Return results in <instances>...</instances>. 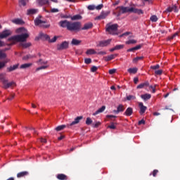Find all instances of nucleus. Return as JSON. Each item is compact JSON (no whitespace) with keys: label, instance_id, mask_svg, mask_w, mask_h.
Returning <instances> with one entry per match:
<instances>
[{"label":"nucleus","instance_id":"1","mask_svg":"<svg viewBox=\"0 0 180 180\" xmlns=\"http://www.w3.org/2000/svg\"><path fill=\"white\" fill-rule=\"evenodd\" d=\"M16 33H18V34L8 38V41H12L13 44L18 42L23 43L24 41H26L27 37H29V32L25 27L17 29Z\"/></svg>","mask_w":180,"mask_h":180},{"label":"nucleus","instance_id":"2","mask_svg":"<svg viewBox=\"0 0 180 180\" xmlns=\"http://www.w3.org/2000/svg\"><path fill=\"white\" fill-rule=\"evenodd\" d=\"M60 27L67 29L69 32H79L81 30V22H71L67 20H60L58 22Z\"/></svg>","mask_w":180,"mask_h":180},{"label":"nucleus","instance_id":"3","mask_svg":"<svg viewBox=\"0 0 180 180\" xmlns=\"http://www.w3.org/2000/svg\"><path fill=\"white\" fill-rule=\"evenodd\" d=\"M137 13L138 15H143L144 12L141 9L136 8L134 7H124V6H121V7H117L115 11H113L112 15L115 16H117V19H119V17L122 13Z\"/></svg>","mask_w":180,"mask_h":180},{"label":"nucleus","instance_id":"4","mask_svg":"<svg viewBox=\"0 0 180 180\" xmlns=\"http://www.w3.org/2000/svg\"><path fill=\"white\" fill-rule=\"evenodd\" d=\"M0 81L1 82H2L4 88H5V89H8V88H11V86H15V85H16V83H15V82H8L6 74H0Z\"/></svg>","mask_w":180,"mask_h":180},{"label":"nucleus","instance_id":"5","mask_svg":"<svg viewBox=\"0 0 180 180\" xmlns=\"http://www.w3.org/2000/svg\"><path fill=\"white\" fill-rule=\"evenodd\" d=\"M117 24H108L106 25V32H108L110 34H117Z\"/></svg>","mask_w":180,"mask_h":180},{"label":"nucleus","instance_id":"6","mask_svg":"<svg viewBox=\"0 0 180 180\" xmlns=\"http://www.w3.org/2000/svg\"><path fill=\"white\" fill-rule=\"evenodd\" d=\"M35 26H39V27H44L46 26V21L43 19L41 15H38L34 20Z\"/></svg>","mask_w":180,"mask_h":180},{"label":"nucleus","instance_id":"7","mask_svg":"<svg viewBox=\"0 0 180 180\" xmlns=\"http://www.w3.org/2000/svg\"><path fill=\"white\" fill-rule=\"evenodd\" d=\"M109 15H110V11H101V13L98 16L96 17L95 19L96 20H102L103 19H106V18H108Z\"/></svg>","mask_w":180,"mask_h":180},{"label":"nucleus","instance_id":"8","mask_svg":"<svg viewBox=\"0 0 180 180\" xmlns=\"http://www.w3.org/2000/svg\"><path fill=\"white\" fill-rule=\"evenodd\" d=\"M12 34V31L11 30H4L1 33H0V39H6V37L11 36Z\"/></svg>","mask_w":180,"mask_h":180},{"label":"nucleus","instance_id":"9","mask_svg":"<svg viewBox=\"0 0 180 180\" xmlns=\"http://www.w3.org/2000/svg\"><path fill=\"white\" fill-rule=\"evenodd\" d=\"M102 8H103V4H99L97 6L95 5H89L87 6L89 11H95V9H96V11H101Z\"/></svg>","mask_w":180,"mask_h":180},{"label":"nucleus","instance_id":"10","mask_svg":"<svg viewBox=\"0 0 180 180\" xmlns=\"http://www.w3.org/2000/svg\"><path fill=\"white\" fill-rule=\"evenodd\" d=\"M65 49H68V41H63L60 44L57 45V50H65Z\"/></svg>","mask_w":180,"mask_h":180},{"label":"nucleus","instance_id":"11","mask_svg":"<svg viewBox=\"0 0 180 180\" xmlns=\"http://www.w3.org/2000/svg\"><path fill=\"white\" fill-rule=\"evenodd\" d=\"M37 13H39V10L37 8H30L27 10V15H28V16H32Z\"/></svg>","mask_w":180,"mask_h":180},{"label":"nucleus","instance_id":"12","mask_svg":"<svg viewBox=\"0 0 180 180\" xmlns=\"http://www.w3.org/2000/svg\"><path fill=\"white\" fill-rule=\"evenodd\" d=\"M110 41H112V39H107L105 41H101L98 44V47H106V46H109L110 44Z\"/></svg>","mask_w":180,"mask_h":180},{"label":"nucleus","instance_id":"13","mask_svg":"<svg viewBox=\"0 0 180 180\" xmlns=\"http://www.w3.org/2000/svg\"><path fill=\"white\" fill-rule=\"evenodd\" d=\"M82 119H83L82 116H79L76 117L73 122H72L70 124H68V127H70V126H74L75 124H78V123H79V121L82 120Z\"/></svg>","mask_w":180,"mask_h":180},{"label":"nucleus","instance_id":"14","mask_svg":"<svg viewBox=\"0 0 180 180\" xmlns=\"http://www.w3.org/2000/svg\"><path fill=\"white\" fill-rule=\"evenodd\" d=\"M139 106L140 108V113H141V115H143V113H145L146 110H147V107L144 106L143 103H139Z\"/></svg>","mask_w":180,"mask_h":180},{"label":"nucleus","instance_id":"15","mask_svg":"<svg viewBox=\"0 0 180 180\" xmlns=\"http://www.w3.org/2000/svg\"><path fill=\"white\" fill-rule=\"evenodd\" d=\"M58 39V37L55 36L53 38H50L49 35H46V40H48L49 43H56L57 41V39Z\"/></svg>","mask_w":180,"mask_h":180},{"label":"nucleus","instance_id":"16","mask_svg":"<svg viewBox=\"0 0 180 180\" xmlns=\"http://www.w3.org/2000/svg\"><path fill=\"white\" fill-rule=\"evenodd\" d=\"M167 12H178V7L175 5L172 6H169L167 10Z\"/></svg>","mask_w":180,"mask_h":180},{"label":"nucleus","instance_id":"17","mask_svg":"<svg viewBox=\"0 0 180 180\" xmlns=\"http://www.w3.org/2000/svg\"><path fill=\"white\" fill-rule=\"evenodd\" d=\"M105 109H106V106L103 105L101 108H99L97 111L93 113L94 116H96V115H98V113H102L103 112H105Z\"/></svg>","mask_w":180,"mask_h":180},{"label":"nucleus","instance_id":"18","mask_svg":"<svg viewBox=\"0 0 180 180\" xmlns=\"http://www.w3.org/2000/svg\"><path fill=\"white\" fill-rule=\"evenodd\" d=\"M11 22L13 23H14L15 25H23V20H22V19L20 18H15L11 20Z\"/></svg>","mask_w":180,"mask_h":180},{"label":"nucleus","instance_id":"19","mask_svg":"<svg viewBox=\"0 0 180 180\" xmlns=\"http://www.w3.org/2000/svg\"><path fill=\"white\" fill-rule=\"evenodd\" d=\"M115 57H117V54H112V55L105 57V60L110 61L111 60L115 59Z\"/></svg>","mask_w":180,"mask_h":180},{"label":"nucleus","instance_id":"20","mask_svg":"<svg viewBox=\"0 0 180 180\" xmlns=\"http://www.w3.org/2000/svg\"><path fill=\"white\" fill-rule=\"evenodd\" d=\"M71 20H81L82 19V16L81 15L77 14L73 16H70Z\"/></svg>","mask_w":180,"mask_h":180},{"label":"nucleus","instance_id":"21","mask_svg":"<svg viewBox=\"0 0 180 180\" xmlns=\"http://www.w3.org/2000/svg\"><path fill=\"white\" fill-rule=\"evenodd\" d=\"M124 115H126V116H131V115H133V108H128L125 112Z\"/></svg>","mask_w":180,"mask_h":180},{"label":"nucleus","instance_id":"22","mask_svg":"<svg viewBox=\"0 0 180 180\" xmlns=\"http://www.w3.org/2000/svg\"><path fill=\"white\" fill-rule=\"evenodd\" d=\"M86 54L87 56H92V54H96V51L94 49H89L86 51Z\"/></svg>","mask_w":180,"mask_h":180},{"label":"nucleus","instance_id":"23","mask_svg":"<svg viewBox=\"0 0 180 180\" xmlns=\"http://www.w3.org/2000/svg\"><path fill=\"white\" fill-rule=\"evenodd\" d=\"M72 44L73 45V46H79V44H81V43H82V41L81 40H78V39H73L72 40Z\"/></svg>","mask_w":180,"mask_h":180},{"label":"nucleus","instance_id":"24","mask_svg":"<svg viewBox=\"0 0 180 180\" xmlns=\"http://www.w3.org/2000/svg\"><path fill=\"white\" fill-rule=\"evenodd\" d=\"M139 69H137V68H129L127 70V72L129 73V74H136L137 72Z\"/></svg>","mask_w":180,"mask_h":180},{"label":"nucleus","instance_id":"25","mask_svg":"<svg viewBox=\"0 0 180 180\" xmlns=\"http://www.w3.org/2000/svg\"><path fill=\"white\" fill-rule=\"evenodd\" d=\"M29 2V0H19V6H26L27 5V3Z\"/></svg>","mask_w":180,"mask_h":180},{"label":"nucleus","instance_id":"26","mask_svg":"<svg viewBox=\"0 0 180 180\" xmlns=\"http://www.w3.org/2000/svg\"><path fill=\"white\" fill-rule=\"evenodd\" d=\"M141 97L143 99V101H148V99L151 98V94H146L141 96Z\"/></svg>","mask_w":180,"mask_h":180},{"label":"nucleus","instance_id":"27","mask_svg":"<svg viewBox=\"0 0 180 180\" xmlns=\"http://www.w3.org/2000/svg\"><path fill=\"white\" fill-rule=\"evenodd\" d=\"M92 27V23H86L84 26L82 28V30H88V29H91Z\"/></svg>","mask_w":180,"mask_h":180},{"label":"nucleus","instance_id":"28","mask_svg":"<svg viewBox=\"0 0 180 180\" xmlns=\"http://www.w3.org/2000/svg\"><path fill=\"white\" fill-rule=\"evenodd\" d=\"M29 67H32V63H25L20 65V68L21 70H26V68H29Z\"/></svg>","mask_w":180,"mask_h":180},{"label":"nucleus","instance_id":"29","mask_svg":"<svg viewBox=\"0 0 180 180\" xmlns=\"http://www.w3.org/2000/svg\"><path fill=\"white\" fill-rule=\"evenodd\" d=\"M29 172H21L17 174L18 178H22L23 176H26V175H28Z\"/></svg>","mask_w":180,"mask_h":180},{"label":"nucleus","instance_id":"30","mask_svg":"<svg viewBox=\"0 0 180 180\" xmlns=\"http://www.w3.org/2000/svg\"><path fill=\"white\" fill-rule=\"evenodd\" d=\"M18 67H19V65H14L13 66H11L10 68H8V71H9V72H12V71H15V70H17Z\"/></svg>","mask_w":180,"mask_h":180},{"label":"nucleus","instance_id":"31","mask_svg":"<svg viewBox=\"0 0 180 180\" xmlns=\"http://www.w3.org/2000/svg\"><path fill=\"white\" fill-rule=\"evenodd\" d=\"M144 86H148V82L142 83L137 86V89H143Z\"/></svg>","mask_w":180,"mask_h":180},{"label":"nucleus","instance_id":"32","mask_svg":"<svg viewBox=\"0 0 180 180\" xmlns=\"http://www.w3.org/2000/svg\"><path fill=\"white\" fill-rule=\"evenodd\" d=\"M124 110V106L123 105L120 104L118 105L117 108V112H123Z\"/></svg>","mask_w":180,"mask_h":180},{"label":"nucleus","instance_id":"33","mask_svg":"<svg viewBox=\"0 0 180 180\" xmlns=\"http://www.w3.org/2000/svg\"><path fill=\"white\" fill-rule=\"evenodd\" d=\"M57 178L58 179H60V180H65L67 179V176H65V174H58Z\"/></svg>","mask_w":180,"mask_h":180},{"label":"nucleus","instance_id":"34","mask_svg":"<svg viewBox=\"0 0 180 180\" xmlns=\"http://www.w3.org/2000/svg\"><path fill=\"white\" fill-rule=\"evenodd\" d=\"M64 129H65V125H60L56 128V131H61V130H64Z\"/></svg>","mask_w":180,"mask_h":180},{"label":"nucleus","instance_id":"35","mask_svg":"<svg viewBox=\"0 0 180 180\" xmlns=\"http://www.w3.org/2000/svg\"><path fill=\"white\" fill-rule=\"evenodd\" d=\"M136 43H137V41L135 39H130L126 41V44H136Z\"/></svg>","mask_w":180,"mask_h":180},{"label":"nucleus","instance_id":"36","mask_svg":"<svg viewBox=\"0 0 180 180\" xmlns=\"http://www.w3.org/2000/svg\"><path fill=\"white\" fill-rule=\"evenodd\" d=\"M31 46H32V44H31L30 42L22 44V46L24 49H27V47H30Z\"/></svg>","mask_w":180,"mask_h":180},{"label":"nucleus","instance_id":"37","mask_svg":"<svg viewBox=\"0 0 180 180\" xmlns=\"http://www.w3.org/2000/svg\"><path fill=\"white\" fill-rule=\"evenodd\" d=\"M140 60H143V56H138L136 58H134L133 59V63H136L140 61Z\"/></svg>","mask_w":180,"mask_h":180},{"label":"nucleus","instance_id":"38","mask_svg":"<svg viewBox=\"0 0 180 180\" xmlns=\"http://www.w3.org/2000/svg\"><path fill=\"white\" fill-rule=\"evenodd\" d=\"M54 2V4H58V0H46V5H50V1Z\"/></svg>","mask_w":180,"mask_h":180},{"label":"nucleus","instance_id":"39","mask_svg":"<svg viewBox=\"0 0 180 180\" xmlns=\"http://www.w3.org/2000/svg\"><path fill=\"white\" fill-rule=\"evenodd\" d=\"M150 20L151 22H157V20H158V17H157V15H152L150 17Z\"/></svg>","mask_w":180,"mask_h":180},{"label":"nucleus","instance_id":"40","mask_svg":"<svg viewBox=\"0 0 180 180\" xmlns=\"http://www.w3.org/2000/svg\"><path fill=\"white\" fill-rule=\"evenodd\" d=\"M86 124L89 126V124H92V120L90 117H87L86 120Z\"/></svg>","mask_w":180,"mask_h":180},{"label":"nucleus","instance_id":"41","mask_svg":"<svg viewBox=\"0 0 180 180\" xmlns=\"http://www.w3.org/2000/svg\"><path fill=\"white\" fill-rule=\"evenodd\" d=\"M136 99V96H133V95H129L127 96V101H131V100H134Z\"/></svg>","mask_w":180,"mask_h":180},{"label":"nucleus","instance_id":"42","mask_svg":"<svg viewBox=\"0 0 180 180\" xmlns=\"http://www.w3.org/2000/svg\"><path fill=\"white\" fill-rule=\"evenodd\" d=\"M60 18L62 19H70V18H71V15L61 14Z\"/></svg>","mask_w":180,"mask_h":180},{"label":"nucleus","instance_id":"43","mask_svg":"<svg viewBox=\"0 0 180 180\" xmlns=\"http://www.w3.org/2000/svg\"><path fill=\"white\" fill-rule=\"evenodd\" d=\"M37 2L39 3V5L43 6L46 4V0H37Z\"/></svg>","mask_w":180,"mask_h":180},{"label":"nucleus","instance_id":"44","mask_svg":"<svg viewBox=\"0 0 180 180\" xmlns=\"http://www.w3.org/2000/svg\"><path fill=\"white\" fill-rule=\"evenodd\" d=\"M162 74V70H158L155 71V75H161Z\"/></svg>","mask_w":180,"mask_h":180},{"label":"nucleus","instance_id":"45","mask_svg":"<svg viewBox=\"0 0 180 180\" xmlns=\"http://www.w3.org/2000/svg\"><path fill=\"white\" fill-rule=\"evenodd\" d=\"M85 64H91L92 63V59L91 58H85L84 59Z\"/></svg>","mask_w":180,"mask_h":180},{"label":"nucleus","instance_id":"46","mask_svg":"<svg viewBox=\"0 0 180 180\" xmlns=\"http://www.w3.org/2000/svg\"><path fill=\"white\" fill-rule=\"evenodd\" d=\"M115 47V50H122L124 47V45H116Z\"/></svg>","mask_w":180,"mask_h":180},{"label":"nucleus","instance_id":"47","mask_svg":"<svg viewBox=\"0 0 180 180\" xmlns=\"http://www.w3.org/2000/svg\"><path fill=\"white\" fill-rule=\"evenodd\" d=\"M6 57V54L4 53V51H0V58H5Z\"/></svg>","mask_w":180,"mask_h":180},{"label":"nucleus","instance_id":"48","mask_svg":"<svg viewBox=\"0 0 180 180\" xmlns=\"http://www.w3.org/2000/svg\"><path fill=\"white\" fill-rule=\"evenodd\" d=\"M99 126H101L100 122H96L94 124H93L94 127H99Z\"/></svg>","mask_w":180,"mask_h":180},{"label":"nucleus","instance_id":"49","mask_svg":"<svg viewBox=\"0 0 180 180\" xmlns=\"http://www.w3.org/2000/svg\"><path fill=\"white\" fill-rule=\"evenodd\" d=\"M97 70H98V68L96 66H93L91 68V72H96V71H97Z\"/></svg>","mask_w":180,"mask_h":180},{"label":"nucleus","instance_id":"50","mask_svg":"<svg viewBox=\"0 0 180 180\" xmlns=\"http://www.w3.org/2000/svg\"><path fill=\"white\" fill-rule=\"evenodd\" d=\"M150 68H151V70H158V68H160V65L151 66Z\"/></svg>","mask_w":180,"mask_h":180},{"label":"nucleus","instance_id":"51","mask_svg":"<svg viewBox=\"0 0 180 180\" xmlns=\"http://www.w3.org/2000/svg\"><path fill=\"white\" fill-rule=\"evenodd\" d=\"M60 11L58 8H52L51 9V12L52 13H57V12H59Z\"/></svg>","mask_w":180,"mask_h":180},{"label":"nucleus","instance_id":"52","mask_svg":"<svg viewBox=\"0 0 180 180\" xmlns=\"http://www.w3.org/2000/svg\"><path fill=\"white\" fill-rule=\"evenodd\" d=\"M115 72H116V69H110V70H109V74H110V75L115 74Z\"/></svg>","mask_w":180,"mask_h":180},{"label":"nucleus","instance_id":"53","mask_svg":"<svg viewBox=\"0 0 180 180\" xmlns=\"http://www.w3.org/2000/svg\"><path fill=\"white\" fill-rule=\"evenodd\" d=\"M155 86H157V85H155V86H150V87H149V88H150V89H152L153 94H155Z\"/></svg>","mask_w":180,"mask_h":180},{"label":"nucleus","instance_id":"54","mask_svg":"<svg viewBox=\"0 0 180 180\" xmlns=\"http://www.w3.org/2000/svg\"><path fill=\"white\" fill-rule=\"evenodd\" d=\"M46 69V66L43 65V66H41L39 68H37L36 69V71H40V70H45Z\"/></svg>","mask_w":180,"mask_h":180},{"label":"nucleus","instance_id":"55","mask_svg":"<svg viewBox=\"0 0 180 180\" xmlns=\"http://www.w3.org/2000/svg\"><path fill=\"white\" fill-rule=\"evenodd\" d=\"M109 129H116V126H115L114 123H111L110 126H108Z\"/></svg>","mask_w":180,"mask_h":180},{"label":"nucleus","instance_id":"56","mask_svg":"<svg viewBox=\"0 0 180 180\" xmlns=\"http://www.w3.org/2000/svg\"><path fill=\"white\" fill-rule=\"evenodd\" d=\"M29 58H32V56H30V55H27L22 58V60H29Z\"/></svg>","mask_w":180,"mask_h":180},{"label":"nucleus","instance_id":"57","mask_svg":"<svg viewBox=\"0 0 180 180\" xmlns=\"http://www.w3.org/2000/svg\"><path fill=\"white\" fill-rule=\"evenodd\" d=\"M15 98V94H11L10 97L8 98V101H12Z\"/></svg>","mask_w":180,"mask_h":180},{"label":"nucleus","instance_id":"58","mask_svg":"<svg viewBox=\"0 0 180 180\" xmlns=\"http://www.w3.org/2000/svg\"><path fill=\"white\" fill-rule=\"evenodd\" d=\"M139 124H146V121L144 120H141L139 122Z\"/></svg>","mask_w":180,"mask_h":180},{"label":"nucleus","instance_id":"59","mask_svg":"<svg viewBox=\"0 0 180 180\" xmlns=\"http://www.w3.org/2000/svg\"><path fill=\"white\" fill-rule=\"evenodd\" d=\"M4 67H5V63L0 62V70H1V68H4Z\"/></svg>","mask_w":180,"mask_h":180},{"label":"nucleus","instance_id":"60","mask_svg":"<svg viewBox=\"0 0 180 180\" xmlns=\"http://www.w3.org/2000/svg\"><path fill=\"white\" fill-rule=\"evenodd\" d=\"M98 54H101V56H105L106 55V51H101L98 52Z\"/></svg>","mask_w":180,"mask_h":180},{"label":"nucleus","instance_id":"61","mask_svg":"<svg viewBox=\"0 0 180 180\" xmlns=\"http://www.w3.org/2000/svg\"><path fill=\"white\" fill-rule=\"evenodd\" d=\"M157 174H158V170L155 169V170L153 171V176H155V175H157Z\"/></svg>","mask_w":180,"mask_h":180},{"label":"nucleus","instance_id":"62","mask_svg":"<svg viewBox=\"0 0 180 180\" xmlns=\"http://www.w3.org/2000/svg\"><path fill=\"white\" fill-rule=\"evenodd\" d=\"M134 51H136V49H134V48H131V49H127L128 53H130V52Z\"/></svg>","mask_w":180,"mask_h":180},{"label":"nucleus","instance_id":"63","mask_svg":"<svg viewBox=\"0 0 180 180\" xmlns=\"http://www.w3.org/2000/svg\"><path fill=\"white\" fill-rule=\"evenodd\" d=\"M5 46V42L0 40V47H4Z\"/></svg>","mask_w":180,"mask_h":180},{"label":"nucleus","instance_id":"64","mask_svg":"<svg viewBox=\"0 0 180 180\" xmlns=\"http://www.w3.org/2000/svg\"><path fill=\"white\" fill-rule=\"evenodd\" d=\"M134 84H137V82H139V78L134 77Z\"/></svg>","mask_w":180,"mask_h":180}]
</instances>
